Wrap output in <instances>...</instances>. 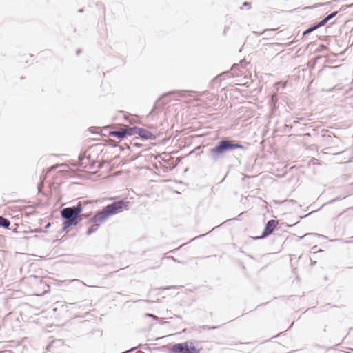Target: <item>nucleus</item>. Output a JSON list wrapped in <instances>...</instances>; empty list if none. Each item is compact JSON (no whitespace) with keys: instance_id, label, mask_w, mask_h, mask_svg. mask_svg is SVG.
Wrapping results in <instances>:
<instances>
[{"instance_id":"72a5a7b5","label":"nucleus","mask_w":353,"mask_h":353,"mask_svg":"<svg viewBox=\"0 0 353 353\" xmlns=\"http://www.w3.org/2000/svg\"><path fill=\"white\" fill-rule=\"evenodd\" d=\"M312 212H310V213H309V214H305L304 216H301V219H303V218H304V217H307V216H309L310 214H311Z\"/></svg>"},{"instance_id":"4c0bfd02","label":"nucleus","mask_w":353,"mask_h":353,"mask_svg":"<svg viewBox=\"0 0 353 353\" xmlns=\"http://www.w3.org/2000/svg\"><path fill=\"white\" fill-rule=\"evenodd\" d=\"M280 84V82H276L275 84H274V86L276 88L277 85H279Z\"/></svg>"},{"instance_id":"c03bdc74","label":"nucleus","mask_w":353,"mask_h":353,"mask_svg":"<svg viewBox=\"0 0 353 353\" xmlns=\"http://www.w3.org/2000/svg\"><path fill=\"white\" fill-rule=\"evenodd\" d=\"M73 281H80L78 279H74V280H73Z\"/></svg>"},{"instance_id":"c756f323","label":"nucleus","mask_w":353,"mask_h":353,"mask_svg":"<svg viewBox=\"0 0 353 353\" xmlns=\"http://www.w3.org/2000/svg\"><path fill=\"white\" fill-rule=\"evenodd\" d=\"M29 309H30V306L29 305H26L25 307H23V311H27Z\"/></svg>"},{"instance_id":"f03ea898","label":"nucleus","mask_w":353,"mask_h":353,"mask_svg":"<svg viewBox=\"0 0 353 353\" xmlns=\"http://www.w3.org/2000/svg\"><path fill=\"white\" fill-rule=\"evenodd\" d=\"M247 149L248 147L242 144L240 141L224 137L214 143L213 146L209 150L208 155L213 163H216L236 150H245Z\"/></svg>"},{"instance_id":"de8ad7c7","label":"nucleus","mask_w":353,"mask_h":353,"mask_svg":"<svg viewBox=\"0 0 353 353\" xmlns=\"http://www.w3.org/2000/svg\"><path fill=\"white\" fill-rule=\"evenodd\" d=\"M26 232H27V231L23 229V233H26Z\"/></svg>"},{"instance_id":"473e14b6","label":"nucleus","mask_w":353,"mask_h":353,"mask_svg":"<svg viewBox=\"0 0 353 353\" xmlns=\"http://www.w3.org/2000/svg\"><path fill=\"white\" fill-rule=\"evenodd\" d=\"M103 167V165L102 163H99V165H98V168L99 169H101Z\"/></svg>"},{"instance_id":"aec40b11","label":"nucleus","mask_w":353,"mask_h":353,"mask_svg":"<svg viewBox=\"0 0 353 353\" xmlns=\"http://www.w3.org/2000/svg\"><path fill=\"white\" fill-rule=\"evenodd\" d=\"M219 327L218 326H208V325H203L202 327V329L203 330H215L216 328H218Z\"/></svg>"},{"instance_id":"9b49d317","label":"nucleus","mask_w":353,"mask_h":353,"mask_svg":"<svg viewBox=\"0 0 353 353\" xmlns=\"http://www.w3.org/2000/svg\"><path fill=\"white\" fill-rule=\"evenodd\" d=\"M278 103V95L276 93H274L271 95L270 99V105L273 109H276L278 108L277 105Z\"/></svg>"},{"instance_id":"6ab92c4d","label":"nucleus","mask_w":353,"mask_h":353,"mask_svg":"<svg viewBox=\"0 0 353 353\" xmlns=\"http://www.w3.org/2000/svg\"><path fill=\"white\" fill-rule=\"evenodd\" d=\"M327 22H328L327 19H326L325 17H324L320 21L316 22V26H318V28H321L322 26H324Z\"/></svg>"},{"instance_id":"6e6552de","label":"nucleus","mask_w":353,"mask_h":353,"mask_svg":"<svg viewBox=\"0 0 353 353\" xmlns=\"http://www.w3.org/2000/svg\"><path fill=\"white\" fill-rule=\"evenodd\" d=\"M137 129V134H138L143 140H154L156 136L151 132L145 128L138 127Z\"/></svg>"},{"instance_id":"49530a36","label":"nucleus","mask_w":353,"mask_h":353,"mask_svg":"<svg viewBox=\"0 0 353 353\" xmlns=\"http://www.w3.org/2000/svg\"><path fill=\"white\" fill-rule=\"evenodd\" d=\"M37 189H38L39 192H40V188H39V186H38V187H37Z\"/></svg>"},{"instance_id":"ea45409f","label":"nucleus","mask_w":353,"mask_h":353,"mask_svg":"<svg viewBox=\"0 0 353 353\" xmlns=\"http://www.w3.org/2000/svg\"><path fill=\"white\" fill-rule=\"evenodd\" d=\"M352 241H345V243H352Z\"/></svg>"},{"instance_id":"a18cd8bd","label":"nucleus","mask_w":353,"mask_h":353,"mask_svg":"<svg viewBox=\"0 0 353 353\" xmlns=\"http://www.w3.org/2000/svg\"><path fill=\"white\" fill-rule=\"evenodd\" d=\"M79 11L80 12H83V9H80Z\"/></svg>"},{"instance_id":"79ce46f5","label":"nucleus","mask_w":353,"mask_h":353,"mask_svg":"<svg viewBox=\"0 0 353 353\" xmlns=\"http://www.w3.org/2000/svg\"><path fill=\"white\" fill-rule=\"evenodd\" d=\"M316 263V261H314V262H312V265H315Z\"/></svg>"},{"instance_id":"39448f33","label":"nucleus","mask_w":353,"mask_h":353,"mask_svg":"<svg viewBox=\"0 0 353 353\" xmlns=\"http://www.w3.org/2000/svg\"><path fill=\"white\" fill-rule=\"evenodd\" d=\"M187 91L185 90H172L165 93L162 95L161 97L159 98L155 102L152 110L150 111V115H154L157 114L161 110L163 107L167 104L169 101L167 99H165L166 97L176 94L179 97H183L185 96V93Z\"/></svg>"},{"instance_id":"2f4dec72","label":"nucleus","mask_w":353,"mask_h":353,"mask_svg":"<svg viewBox=\"0 0 353 353\" xmlns=\"http://www.w3.org/2000/svg\"><path fill=\"white\" fill-rule=\"evenodd\" d=\"M50 347H51V344L48 345L46 346V352L48 351V350H50Z\"/></svg>"},{"instance_id":"423d86ee","label":"nucleus","mask_w":353,"mask_h":353,"mask_svg":"<svg viewBox=\"0 0 353 353\" xmlns=\"http://www.w3.org/2000/svg\"><path fill=\"white\" fill-rule=\"evenodd\" d=\"M173 353H199L192 342L186 341L184 343H176L172 346Z\"/></svg>"},{"instance_id":"f8f14e48","label":"nucleus","mask_w":353,"mask_h":353,"mask_svg":"<svg viewBox=\"0 0 353 353\" xmlns=\"http://www.w3.org/2000/svg\"><path fill=\"white\" fill-rule=\"evenodd\" d=\"M318 28H319L318 26H316V23H314L312 25H310L305 30H304V32H303V35L305 36L310 34L311 32H312L313 31L316 30Z\"/></svg>"},{"instance_id":"b1692460","label":"nucleus","mask_w":353,"mask_h":353,"mask_svg":"<svg viewBox=\"0 0 353 353\" xmlns=\"http://www.w3.org/2000/svg\"><path fill=\"white\" fill-rule=\"evenodd\" d=\"M185 244H183L181 245H180L179 247H178L177 248H175V249H173L170 251H169L168 253H175L177 250H180Z\"/></svg>"},{"instance_id":"2eb2a0df","label":"nucleus","mask_w":353,"mask_h":353,"mask_svg":"<svg viewBox=\"0 0 353 353\" xmlns=\"http://www.w3.org/2000/svg\"><path fill=\"white\" fill-rule=\"evenodd\" d=\"M9 225L10 221L7 219L0 216V226L7 228Z\"/></svg>"},{"instance_id":"c85d7f7f","label":"nucleus","mask_w":353,"mask_h":353,"mask_svg":"<svg viewBox=\"0 0 353 353\" xmlns=\"http://www.w3.org/2000/svg\"><path fill=\"white\" fill-rule=\"evenodd\" d=\"M230 73V72H223L221 74H220L219 76L217 77V78H219L222 76H224V75H228Z\"/></svg>"},{"instance_id":"4be33fe9","label":"nucleus","mask_w":353,"mask_h":353,"mask_svg":"<svg viewBox=\"0 0 353 353\" xmlns=\"http://www.w3.org/2000/svg\"><path fill=\"white\" fill-rule=\"evenodd\" d=\"M90 213H88V214H83V213L81 212V216H80V218H79V219H81V221L83 219H88V218H89V216H90Z\"/></svg>"},{"instance_id":"a19ab883","label":"nucleus","mask_w":353,"mask_h":353,"mask_svg":"<svg viewBox=\"0 0 353 353\" xmlns=\"http://www.w3.org/2000/svg\"><path fill=\"white\" fill-rule=\"evenodd\" d=\"M23 257H24V256H27V257L28 256V254H25L24 253L23 254ZM24 259H25L23 258V260H24Z\"/></svg>"},{"instance_id":"f704fd0d","label":"nucleus","mask_w":353,"mask_h":353,"mask_svg":"<svg viewBox=\"0 0 353 353\" xmlns=\"http://www.w3.org/2000/svg\"><path fill=\"white\" fill-rule=\"evenodd\" d=\"M80 53H81V50H80V49H78V50H77V52H76V54H77V55H79Z\"/></svg>"},{"instance_id":"7ed1b4c3","label":"nucleus","mask_w":353,"mask_h":353,"mask_svg":"<svg viewBox=\"0 0 353 353\" xmlns=\"http://www.w3.org/2000/svg\"><path fill=\"white\" fill-rule=\"evenodd\" d=\"M94 200L79 201L75 205L66 207L61 210V217L63 220L62 224V232H68L70 227L77 226L80 222L81 212L83 208L88 204L95 203Z\"/></svg>"},{"instance_id":"3c124183","label":"nucleus","mask_w":353,"mask_h":353,"mask_svg":"<svg viewBox=\"0 0 353 353\" xmlns=\"http://www.w3.org/2000/svg\"><path fill=\"white\" fill-rule=\"evenodd\" d=\"M292 325H293V323L290 325V327H289V328L292 327Z\"/></svg>"},{"instance_id":"5701e85b","label":"nucleus","mask_w":353,"mask_h":353,"mask_svg":"<svg viewBox=\"0 0 353 353\" xmlns=\"http://www.w3.org/2000/svg\"><path fill=\"white\" fill-rule=\"evenodd\" d=\"M243 6L248 7V9L251 8V3L249 1H245L243 3Z\"/></svg>"},{"instance_id":"f257e3e1","label":"nucleus","mask_w":353,"mask_h":353,"mask_svg":"<svg viewBox=\"0 0 353 353\" xmlns=\"http://www.w3.org/2000/svg\"><path fill=\"white\" fill-rule=\"evenodd\" d=\"M129 203L125 199L114 201L95 212L94 215L87 222V224H91V225L87 230L86 235L90 236L99 229L100 224L98 222H103L109 217L127 210Z\"/></svg>"},{"instance_id":"9d476101","label":"nucleus","mask_w":353,"mask_h":353,"mask_svg":"<svg viewBox=\"0 0 353 353\" xmlns=\"http://www.w3.org/2000/svg\"><path fill=\"white\" fill-rule=\"evenodd\" d=\"M110 135L112 137H117L120 139H123L125 138V132H123V128L117 129L115 130L110 131Z\"/></svg>"},{"instance_id":"412c9836","label":"nucleus","mask_w":353,"mask_h":353,"mask_svg":"<svg viewBox=\"0 0 353 353\" xmlns=\"http://www.w3.org/2000/svg\"><path fill=\"white\" fill-rule=\"evenodd\" d=\"M353 6V3L350 5H343L341 7L340 10L345 11L348 8H352Z\"/></svg>"},{"instance_id":"1a4fd4ad","label":"nucleus","mask_w":353,"mask_h":353,"mask_svg":"<svg viewBox=\"0 0 353 353\" xmlns=\"http://www.w3.org/2000/svg\"><path fill=\"white\" fill-rule=\"evenodd\" d=\"M139 126H125L123 128V132H125V138L128 136H132L137 134V129Z\"/></svg>"},{"instance_id":"f3484780","label":"nucleus","mask_w":353,"mask_h":353,"mask_svg":"<svg viewBox=\"0 0 353 353\" xmlns=\"http://www.w3.org/2000/svg\"><path fill=\"white\" fill-rule=\"evenodd\" d=\"M90 161V163L89 164L85 163V165L83 166V168L93 169L95 167L97 161H95L94 160L91 161V159Z\"/></svg>"},{"instance_id":"bb28decb","label":"nucleus","mask_w":353,"mask_h":353,"mask_svg":"<svg viewBox=\"0 0 353 353\" xmlns=\"http://www.w3.org/2000/svg\"><path fill=\"white\" fill-rule=\"evenodd\" d=\"M265 237H262V235L261 236H254L252 237V239L255 241H257V240H260V239H265Z\"/></svg>"},{"instance_id":"393cba45","label":"nucleus","mask_w":353,"mask_h":353,"mask_svg":"<svg viewBox=\"0 0 353 353\" xmlns=\"http://www.w3.org/2000/svg\"><path fill=\"white\" fill-rule=\"evenodd\" d=\"M165 258H167V259H172V260H173L174 261L177 262V263H181V261H180L177 260L176 259H175V258H174V256H165Z\"/></svg>"},{"instance_id":"a878e982","label":"nucleus","mask_w":353,"mask_h":353,"mask_svg":"<svg viewBox=\"0 0 353 353\" xmlns=\"http://www.w3.org/2000/svg\"><path fill=\"white\" fill-rule=\"evenodd\" d=\"M145 316H149V317H152L154 319H158V317L157 316H155V315H154L152 314L146 313Z\"/></svg>"},{"instance_id":"cd10ccee","label":"nucleus","mask_w":353,"mask_h":353,"mask_svg":"<svg viewBox=\"0 0 353 353\" xmlns=\"http://www.w3.org/2000/svg\"><path fill=\"white\" fill-rule=\"evenodd\" d=\"M205 235H206V234H201V235H199V236H196V237H194V238L192 239L190 241V242H191V241H193L194 240H195V239H199V238L203 237V236H205Z\"/></svg>"},{"instance_id":"4468645a","label":"nucleus","mask_w":353,"mask_h":353,"mask_svg":"<svg viewBox=\"0 0 353 353\" xmlns=\"http://www.w3.org/2000/svg\"><path fill=\"white\" fill-rule=\"evenodd\" d=\"M88 159V160H90V156L86 157L85 154H80L79 156V161L81 163V165L83 167L85 165V163L84 162V160Z\"/></svg>"},{"instance_id":"dca6fc26","label":"nucleus","mask_w":353,"mask_h":353,"mask_svg":"<svg viewBox=\"0 0 353 353\" xmlns=\"http://www.w3.org/2000/svg\"><path fill=\"white\" fill-rule=\"evenodd\" d=\"M28 209H30V207L23 206V216H26V217H28L30 215H35V212L34 210H31V211H28L27 210Z\"/></svg>"},{"instance_id":"a211bd4d","label":"nucleus","mask_w":353,"mask_h":353,"mask_svg":"<svg viewBox=\"0 0 353 353\" xmlns=\"http://www.w3.org/2000/svg\"><path fill=\"white\" fill-rule=\"evenodd\" d=\"M338 12H339L338 11H334V12H331L330 14H327L325 17L326 19H327V21H329L330 20H331L332 19L335 17L337 15Z\"/></svg>"},{"instance_id":"58836bf2","label":"nucleus","mask_w":353,"mask_h":353,"mask_svg":"<svg viewBox=\"0 0 353 353\" xmlns=\"http://www.w3.org/2000/svg\"><path fill=\"white\" fill-rule=\"evenodd\" d=\"M50 226V223H48L46 225L45 228H48Z\"/></svg>"},{"instance_id":"09e8293b","label":"nucleus","mask_w":353,"mask_h":353,"mask_svg":"<svg viewBox=\"0 0 353 353\" xmlns=\"http://www.w3.org/2000/svg\"><path fill=\"white\" fill-rule=\"evenodd\" d=\"M288 227H292V225H287Z\"/></svg>"},{"instance_id":"7c9ffc66","label":"nucleus","mask_w":353,"mask_h":353,"mask_svg":"<svg viewBox=\"0 0 353 353\" xmlns=\"http://www.w3.org/2000/svg\"><path fill=\"white\" fill-rule=\"evenodd\" d=\"M239 67V65L238 64H234L232 66V70H234L235 68H237Z\"/></svg>"},{"instance_id":"37998d69","label":"nucleus","mask_w":353,"mask_h":353,"mask_svg":"<svg viewBox=\"0 0 353 353\" xmlns=\"http://www.w3.org/2000/svg\"><path fill=\"white\" fill-rule=\"evenodd\" d=\"M84 285H86V283H84L83 282L81 281ZM87 286H89L88 285H87Z\"/></svg>"},{"instance_id":"e433bc0d","label":"nucleus","mask_w":353,"mask_h":353,"mask_svg":"<svg viewBox=\"0 0 353 353\" xmlns=\"http://www.w3.org/2000/svg\"><path fill=\"white\" fill-rule=\"evenodd\" d=\"M99 147L98 145H95L91 147V148H97Z\"/></svg>"},{"instance_id":"c9c22d12","label":"nucleus","mask_w":353,"mask_h":353,"mask_svg":"<svg viewBox=\"0 0 353 353\" xmlns=\"http://www.w3.org/2000/svg\"><path fill=\"white\" fill-rule=\"evenodd\" d=\"M134 145L135 146H137V147H140V146H141V145H140V144L137 143H134Z\"/></svg>"},{"instance_id":"8fccbe9b","label":"nucleus","mask_w":353,"mask_h":353,"mask_svg":"<svg viewBox=\"0 0 353 353\" xmlns=\"http://www.w3.org/2000/svg\"><path fill=\"white\" fill-rule=\"evenodd\" d=\"M161 324H164V323H166V321H164V322H161Z\"/></svg>"},{"instance_id":"20e7f679","label":"nucleus","mask_w":353,"mask_h":353,"mask_svg":"<svg viewBox=\"0 0 353 353\" xmlns=\"http://www.w3.org/2000/svg\"><path fill=\"white\" fill-rule=\"evenodd\" d=\"M48 286L46 282L43 281L41 276L36 275H29L23 276V294L24 295H41L48 292V290H44L42 292L40 288L42 286Z\"/></svg>"},{"instance_id":"ddd939ff","label":"nucleus","mask_w":353,"mask_h":353,"mask_svg":"<svg viewBox=\"0 0 353 353\" xmlns=\"http://www.w3.org/2000/svg\"><path fill=\"white\" fill-rule=\"evenodd\" d=\"M311 236H317V237H320V238H323V239H327V236H324L323 234H317V233H307V234H305V235H303V236H301L300 239H303L304 238H308V237H311Z\"/></svg>"},{"instance_id":"603ef678","label":"nucleus","mask_w":353,"mask_h":353,"mask_svg":"<svg viewBox=\"0 0 353 353\" xmlns=\"http://www.w3.org/2000/svg\"><path fill=\"white\" fill-rule=\"evenodd\" d=\"M291 202H295L293 199L290 200Z\"/></svg>"},{"instance_id":"0eeeda50","label":"nucleus","mask_w":353,"mask_h":353,"mask_svg":"<svg viewBox=\"0 0 353 353\" xmlns=\"http://www.w3.org/2000/svg\"><path fill=\"white\" fill-rule=\"evenodd\" d=\"M279 221L277 220H269L265 225L262 232V237H268L270 236L276 230Z\"/></svg>"}]
</instances>
